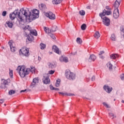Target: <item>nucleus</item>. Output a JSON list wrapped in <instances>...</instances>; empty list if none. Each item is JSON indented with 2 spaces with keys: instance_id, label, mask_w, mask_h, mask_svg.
I'll return each mask as SVG.
<instances>
[{
  "instance_id": "1",
  "label": "nucleus",
  "mask_w": 124,
  "mask_h": 124,
  "mask_svg": "<svg viewBox=\"0 0 124 124\" xmlns=\"http://www.w3.org/2000/svg\"><path fill=\"white\" fill-rule=\"evenodd\" d=\"M20 12L22 13V15H24L26 18L30 20L31 19H35L38 17V15H39V11L37 9H34L32 11V14L31 12L29 11V9H24V8L21 9L20 10Z\"/></svg>"
},
{
  "instance_id": "2",
  "label": "nucleus",
  "mask_w": 124,
  "mask_h": 124,
  "mask_svg": "<svg viewBox=\"0 0 124 124\" xmlns=\"http://www.w3.org/2000/svg\"><path fill=\"white\" fill-rule=\"evenodd\" d=\"M16 70L20 76L22 78H24L26 77V75H28L30 72H35V68L33 66H31L30 68H26L24 66H18L16 68Z\"/></svg>"
},
{
  "instance_id": "3",
  "label": "nucleus",
  "mask_w": 124,
  "mask_h": 124,
  "mask_svg": "<svg viewBox=\"0 0 124 124\" xmlns=\"http://www.w3.org/2000/svg\"><path fill=\"white\" fill-rule=\"evenodd\" d=\"M20 12H19V10L16 9V10L13 13H12L10 14V19L11 20H14V19H15V18H16L17 15V17L19 19H20V20H21V21H22L23 20V18H22V16H20Z\"/></svg>"
},
{
  "instance_id": "4",
  "label": "nucleus",
  "mask_w": 124,
  "mask_h": 124,
  "mask_svg": "<svg viewBox=\"0 0 124 124\" xmlns=\"http://www.w3.org/2000/svg\"><path fill=\"white\" fill-rule=\"evenodd\" d=\"M19 54L25 57H29L30 56V50L27 47H22L19 50Z\"/></svg>"
},
{
  "instance_id": "5",
  "label": "nucleus",
  "mask_w": 124,
  "mask_h": 124,
  "mask_svg": "<svg viewBox=\"0 0 124 124\" xmlns=\"http://www.w3.org/2000/svg\"><path fill=\"white\" fill-rule=\"evenodd\" d=\"M1 89H5V88H6V86H8V85H9V83H10V79L5 80L3 78H2L1 79Z\"/></svg>"
},
{
  "instance_id": "6",
  "label": "nucleus",
  "mask_w": 124,
  "mask_h": 124,
  "mask_svg": "<svg viewBox=\"0 0 124 124\" xmlns=\"http://www.w3.org/2000/svg\"><path fill=\"white\" fill-rule=\"evenodd\" d=\"M65 76L69 80H74L75 79V75L70 71H67L65 73Z\"/></svg>"
},
{
  "instance_id": "7",
  "label": "nucleus",
  "mask_w": 124,
  "mask_h": 124,
  "mask_svg": "<svg viewBox=\"0 0 124 124\" xmlns=\"http://www.w3.org/2000/svg\"><path fill=\"white\" fill-rule=\"evenodd\" d=\"M45 15L50 20H55L56 19V16L51 12L45 13Z\"/></svg>"
},
{
  "instance_id": "8",
  "label": "nucleus",
  "mask_w": 124,
  "mask_h": 124,
  "mask_svg": "<svg viewBox=\"0 0 124 124\" xmlns=\"http://www.w3.org/2000/svg\"><path fill=\"white\" fill-rule=\"evenodd\" d=\"M47 75H48V74H44L43 75L44 78H43L44 84H46V85H47V84H50V78H49V77H47Z\"/></svg>"
},
{
  "instance_id": "9",
  "label": "nucleus",
  "mask_w": 124,
  "mask_h": 124,
  "mask_svg": "<svg viewBox=\"0 0 124 124\" xmlns=\"http://www.w3.org/2000/svg\"><path fill=\"white\" fill-rule=\"evenodd\" d=\"M103 22L104 24L107 27H109L110 26V19L107 17H105L103 19Z\"/></svg>"
},
{
  "instance_id": "10",
  "label": "nucleus",
  "mask_w": 124,
  "mask_h": 124,
  "mask_svg": "<svg viewBox=\"0 0 124 124\" xmlns=\"http://www.w3.org/2000/svg\"><path fill=\"white\" fill-rule=\"evenodd\" d=\"M26 31H29L30 34H32V35H35V36H37V31L34 29H31V28H28Z\"/></svg>"
},
{
  "instance_id": "11",
  "label": "nucleus",
  "mask_w": 124,
  "mask_h": 124,
  "mask_svg": "<svg viewBox=\"0 0 124 124\" xmlns=\"http://www.w3.org/2000/svg\"><path fill=\"white\" fill-rule=\"evenodd\" d=\"M111 13V12L110 11H107L106 10H104L102 13L99 14V16H100V17L102 18V17L105 16V15H110Z\"/></svg>"
},
{
  "instance_id": "12",
  "label": "nucleus",
  "mask_w": 124,
  "mask_h": 124,
  "mask_svg": "<svg viewBox=\"0 0 124 124\" xmlns=\"http://www.w3.org/2000/svg\"><path fill=\"white\" fill-rule=\"evenodd\" d=\"M120 16V13L118 9H115L113 12V17L115 19H118Z\"/></svg>"
},
{
  "instance_id": "13",
  "label": "nucleus",
  "mask_w": 124,
  "mask_h": 124,
  "mask_svg": "<svg viewBox=\"0 0 124 124\" xmlns=\"http://www.w3.org/2000/svg\"><path fill=\"white\" fill-rule=\"evenodd\" d=\"M38 81H39V79H38V78H33L32 83L31 84V87L33 88L34 86H35V84L37 83H38Z\"/></svg>"
},
{
  "instance_id": "14",
  "label": "nucleus",
  "mask_w": 124,
  "mask_h": 124,
  "mask_svg": "<svg viewBox=\"0 0 124 124\" xmlns=\"http://www.w3.org/2000/svg\"><path fill=\"white\" fill-rule=\"evenodd\" d=\"M121 1L122 0H116L113 5L115 9H118V8L120 6V4H121Z\"/></svg>"
},
{
  "instance_id": "15",
  "label": "nucleus",
  "mask_w": 124,
  "mask_h": 124,
  "mask_svg": "<svg viewBox=\"0 0 124 124\" xmlns=\"http://www.w3.org/2000/svg\"><path fill=\"white\" fill-rule=\"evenodd\" d=\"M44 29L46 33H51V32H54L56 31H57V30L56 29H54V28H52L51 30H49V29H47V28H46L45 27H44Z\"/></svg>"
},
{
  "instance_id": "16",
  "label": "nucleus",
  "mask_w": 124,
  "mask_h": 124,
  "mask_svg": "<svg viewBox=\"0 0 124 124\" xmlns=\"http://www.w3.org/2000/svg\"><path fill=\"white\" fill-rule=\"evenodd\" d=\"M104 90L107 92V93H110L111 92H112V87H109L108 85H105L104 87Z\"/></svg>"
},
{
  "instance_id": "17",
  "label": "nucleus",
  "mask_w": 124,
  "mask_h": 124,
  "mask_svg": "<svg viewBox=\"0 0 124 124\" xmlns=\"http://www.w3.org/2000/svg\"><path fill=\"white\" fill-rule=\"evenodd\" d=\"M8 43H9V45L10 47L11 51L12 52H15V51H16V49L15 47V46H13L12 41H10Z\"/></svg>"
},
{
  "instance_id": "18",
  "label": "nucleus",
  "mask_w": 124,
  "mask_h": 124,
  "mask_svg": "<svg viewBox=\"0 0 124 124\" xmlns=\"http://www.w3.org/2000/svg\"><path fill=\"white\" fill-rule=\"evenodd\" d=\"M96 60V56H95L94 55L92 54L90 55V57L88 60L89 62H94Z\"/></svg>"
},
{
  "instance_id": "19",
  "label": "nucleus",
  "mask_w": 124,
  "mask_h": 124,
  "mask_svg": "<svg viewBox=\"0 0 124 124\" xmlns=\"http://www.w3.org/2000/svg\"><path fill=\"white\" fill-rule=\"evenodd\" d=\"M59 93L60 94H62V95H67V96H72L73 95H75L74 93H63L62 92H59Z\"/></svg>"
},
{
  "instance_id": "20",
  "label": "nucleus",
  "mask_w": 124,
  "mask_h": 124,
  "mask_svg": "<svg viewBox=\"0 0 124 124\" xmlns=\"http://www.w3.org/2000/svg\"><path fill=\"white\" fill-rule=\"evenodd\" d=\"M60 61L62 62H68V58L67 57H61L60 59Z\"/></svg>"
},
{
  "instance_id": "21",
  "label": "nucleus",
  "mask_w": 124,
  "mask_h": 124,
  "mask_svg": "<svg viewBox=\"0 0 124 124\" xmlns=\"http://www.w3.org/2000/svg\"><path fill=\"white\" fill-rule=\"evenodd\" d=\"M52 50L55 52V53H57V54H59L60 53L59 51V48H58L56 46H52Z\"/></svg>"
},
{
  "instance_id": "22",
  "label": "nucleus",
  "mask_w": 124,
  "mask_h": 124,
  "mask_svg": "<svg viewBox=\"0 0 124 124\" xmlns=\"http://www.w3.org/2000/svg\"><path fill=\"white\" fill-rule=\"evenodd\" d=\"M94 37L96 38V39H98V38L100 37V33H99V31H96L94 34Z\"/></svg>"
},
{
  "instance_id": "23",
  "label": "nucleus",
  "mask_w": 124,
  "mask_h": 124,
  "mask_svg": "<svg viewBox=\"0 0 124 124\" xmlns=\"http://www.w3.org/2000/svg\"><path fill=\"white\" fill-rule=\"evenodd\" d=\"M62 1V0H53L52 3L53 4H59Z\"/></svg>"
},
{
  "instance_id": "24",
  "label": "nucleus",
  "mask_w": 124,
  "mask_h": 124,
  "mask_svg": "<svg viewBox=\"0 0 124 124\" xmlns=\"http://www.w3.org/2000/svg\"><path fill=\"white\" fill-rule=\"evenodd\" d=\"M118 57H119V55L115 54H111L110 56V59H112V60H115Z\"/></svg>"
},
{
  "instance_id": "25",
  "label": "nucleus",
  "mask_w": 124,
  "mask_h": 124,
  "mask_svg": "<svg viewBox=\"0 0 124 124\" xmlns=\"http://www.w3.org/2000/svg\"><path fill=\"white\" fill-rule=\"evenodd\" d=\"M27 39L29 41H32L33 40V36L31 34H29L27 35Z\"/></svg>"
},
{
  "instance_id": "26",
  "label": "nucleus",
  "mask_w": 124,
  "mask_h": 124,
  "mask_svg": "<svg viewBox=\"0 0 124 124\" xmlns=\"http://www.w3.org/2000/svg\"><path fill=\"white\" fill-rule=\"evenodd\" d=\"M39 7L41 10H44L46 8V6L44 4H41L39 5Z\"/></svg>"
},
{
  "instance_id": "27",
  "label": "nucleus",
  "mask_w": 124,
  "mask_h": 124,
  "mask_svg": "<svg viewBox=\"0 0 124 124\" xmlns=\"http://www.w3.org/2000/svg\"><path fill=\"white\" fill-rule=\"evenodd\" d=\"M6 24L9 28H10L11 29L13 27V23L12 22L8 21L6 22Z\"/></svg>"
},
{
  "instance_id": "28",
  "label": "nucleus",
  "mask_w": 124,
  "mask_h": 124,
  "mask_svg": "<svg viewBox=\"0 0 124 124\" xmlns=\"http://www.w3.org/2000/svg\"><path fill=\"white\" fill-rule=\"evenodd\" d=\"M47 65L49 67V68H54V67H55V65H54L53 63L49 62L47 63Z\"/></svg>"
},
{
  "instance_id": "29",
  "label": "nucleus",
  "mask_w": 124,
  "mask_h": 124,
  "mask_svg": "<svg viewBox=\"0 0 124 124\" xmlns=\"http://www.w3.org/2000/svg\"><path fill=\"white\" fill-rule=\"evenodd\" d=\"M15 93H16V91L15 90H11L9 91L8 93L9 95H12V94H14Z\"/></svg>"
},
{
  "instance_id": "30",
  "label": "nucleus",
  "mask_w": 124,
  "mask_h": 124,
  "mask_svg": "<svg viewBox=\"0 0 124 124\" xmlns=\"http://www.w3.org/2000/svg\"><path fill=\"white\" fill-rule=\"evenodd\" d=\"M40 48L42 50H43L46 48V45L44 44L41 43L40 45Z\"/></svg>"
},
{
  "instance_id": "31",
  "label": "nucleus",
  "mask_w": 124,
  "mask_h": 124,
  "mask_svg": "<svg viewBox=\"0 0 124 124\" xmlns=\"http://www.w3.org/2000/svg\"><path fill=\"white\" fill-rule=\"evenodd\" d=\"M107 66H108V67L109 70H112V67L113 65H112V64H111V63L110 62H108L107 63Z\"/></svg>"
},
{
  "instance_id": "32",
  "label": "nucleus",
  "mask_w": 124,
  "mask_h": 124,
  "mask_svg": "<svg viewBox=\"0 0 124 124\" xmlns=\"http://www.w3.org/2000/svg\"><path fill=\"white\" fill-rule=\"evenodd\" d=\"M77 42L78 44H82V42H83V41L80 38L78 37L77 39Z\"/></svg>"
},
{
  "instance_id": "33",
  "label": "nucleus",
  "mask_w": 124,
  "mask_h": 124,
  "mask_svg": "<svg viewBox=\"0 0 124 124\" xmlns=\"http://www.w3.org/2000/svg\"><path fill=\"white\" fill-rule=\"evenodd\" d=\"M110 39L112 40V41H116V36H115V34H112L111 36Z\"/></svg>"
},
{
  "instance_id": "34",
  "label": "nucleus",
  "mask_w": 124,
  "mask_h": 124,
  "mask_svg": "<svg viewBox=\"0 0 124 124\" xmlns=\"http://www.w3.org/2000/svg\"><path fill=\"white\" fill-rule=\"evenodd\" d=\"M60 83H61V79H58L56 80V82L55 84L56 87H59L60 86Z\"/></svg>"
},
{
  "instance_id": "35",
  "label": "nucleus",
  "mask_w": 124,
  "mask_h": 124,
  "mask_svg": "<svg viewBox=\"0 0 124 124\" xmlns=\"http://www.w3.org/2000/svg\"><path fill=\"white\" fill-rule=\"evenodd\" d=\"M79 14L81 15V16H84L85 14H86V13L85 12V11L84 10H81L79 11Z\"/></svg>"
},
{
  "instance_id": "36",
  "label": "nucleus",
  "mask_w": 124,
  "mask_h": 124,
  "mask_svg": "<svg viewBox=\"0 0 124 124\" xmlns=\"http://www.w3.org/2000/svg\"><path fill=\"white\" fill-rule=\"evenodd\" d=\"M86 28H87V25L85 24H83L81 26V29L82 31H85L86 30Z\"/></svg>"
},
{
  "instance_id": "37",
  "label": "nucleus",
  "mask_w": 124,
  "mask_h": 124,
  "mask_svg": "<svg viewBox=\"0 0 124 124\" xmlns=\"http://www.w3.org/2000/svg\"><path fill=\"white\" fill-rule=\"evenodd\" d=\"M49 35L50 36V37H51V38H52V39H56V37H55V35L51 32L49 33Z\"/></svg>"
},
{
  "instance_id": "38",
  "label": "nucleus",
  "mask_w": 124,
  "mask_h": 124,
  "mask_svg": "<svg viewBox=\"0 0 124 124\" xmlns=\"http://www.w3.org/2000/svg\"><path fill=\"white\" fill-rule=\"evenodd\" d=\"M9 74H10V76L11 77H13V71L12 70H9Z\"/></svg>"
},
{
  "instance_id": "39",
  "label": "nucleus",
  "mask_w": 124,
  "mask_h": 124,
  "mask_svg": "<svg viewBox=\"0 0 124 124\" xmlns=\"http://www.w3.org/2000/svg\"><path fill=\"white\" fill-rule=\"evenodd\" d=\"M103 105H104V106H105L107 108H110V107H109V105H108V104H107L106 103H103Z\"/></svg>"
},
{
  "instance_id": "40",
  "label": "nucleus",
  "mask_w": 124,
  "mask_h": 124,
  "mask_svg": "<svg viewBox=\"0 0 124 124\" xmlns=\"http://www.w3.org/2000/svg\"><path fill=\"white\" fill-rule=\"evenodd\" d=\"M6 14H7V13H6V11H4L2 12V16H6Z\"/></svg>"
},
{
  "instance_id": "41",
  "label": "nucleus",
  "mask_w": 124,
  "mask_h": 124,
  "mask_svg": "<svg viewBox=\"0 0 124 124\" xmlns=\"http://www.w3.org/2000/svg\"><path fill=\"white\" fill-rule=\"evenodd\" d=\"M49 74H54L55 73V71L54 70H50L48 72Z\"/></svg>"
},
{
  "instance_id": "42",
  "label": "nucleus",
  "mask_w": 124,
  "mask_h": 124,
  "mask_svg": "<svg viewBox=\"0 0 124 124\" xmlns=\"http://www.w3.org/2000/svg\"><path fill=\"white\" fill-rule=\"evenodd\" d=\"M109 116L110 117H112V119H114V116L113 113H109Z\"/></svg>"
},
{
  "instance_id": "43",
  "label": "nucleus",
  "mask_w": 124,
  "mask_h": 124,
  "mask_svg": "<svg viewBox=\"0 0 124 124\" xmlns=\"http://www.w3.org/2000/svg\"><path fill=\"white\" fill-rule=\"evenodd\" d=\"M50 90L54 91L55 90V87H53L52 85H50Z\"/></svg>"
},
{
  "instance_id": "44",
  "label": "nucleus",
  "mask_w": 124,
  "mask_h": 124,
  "mask_svg": "<svg viewBox=\"0 0 124 124\" xmlns=\"http://www.w3.org/2000/svg\"><path fill=\"white\" fill-rule=\"evenodd\" d=\"M121 80H124V74H123L121 76Z\"/></svg>"
},
{
  "instance_id": "45",
  "label": "nucleus",
  "mask_w": 124,
  "mask_h": 124,
  "mask_svg": "<svg viewBox=\"0 0 124 124\" xmlns=\"http://www.w3.org/2000/svg\"><path fill=\"white\" fill-rule=\"evenodd\" d=\"M91 80H92V81H94V80H95V77L94 76H93L91 78Z\"/></svg>"
},
{
  "instance_id": "46",
  "label": "nucleus",
  "mask_w": 124,
  "mask_h": 124,
  "mask_svg": "<svg viewBox=\"0 0 124 124\" xmlns=\"http://www.w3.org/2000/svg\"><path fill=\"white\" fill-rule=\"evenodd\" d=\"M4 99H0V103L1 104H2V103H4Z\"/></svg>"
},
{
  "instance_id": "47",
  "label": "nucleus",
  "mask_w": 124,
  "mask_h": 124,
  "mask_svg": "<svg viewBox=\"0 0 124 124\" xmlns=\"http://www.w3.org/2000/svg\"><path fill=\"white\" fill-rule=\"evenodd\" d=\"M102 54H104V51H100V53H99V55L100 56H101V55H102Z\"/></svg>"
},
{
  "instance_id": "48",
  "label": "nucleus",
  "mask_w": 124,
  "mask_h": 124,
  "mask_svg": "<svg viewBox=\"0 0 124 124\" xmlns=\"http://www.w3.org/2000/svg\"><path fill=\"white\" fill-rule=\"evenodd\" d=\"M27 91V89H25V90H22L20 91V93H25V92Z\"/></svg>"
},
{
  "instance_id": "49",
  "label": "nucleus",
  "mask_w": 124,
  "mask_h": 124,
  "mask_svg": "<svg viewBox=\"0 0 124 124\" xmlns=\"http://www.w3.org/2000/svg\"><path fill=\"white\" fill-rule=\"evenodd\" d=\"M54 91H60V89L54 88Z\"/></svg>"
},
{
  "instance_id": "50",
  "label": "nucleus",
  "mask_w": 124,
  "mask_h": 124,
  "mask_svg": "<svg viewBox=\"0 0 124 124\" xmlns=\"http://www.w3.org/2000/svg\"><path fill=\"white\" fill-rule=\"evenodd\" d=\"M38 60L39 61H41V58H40V57H38Z\"/></svg>"
},
{
  "instance_id": "51",
  "label": "nucleus",
  "mask_w": 124,
  "mask_h": 124,
  "mask_svg": "<svg viewBox=\"0 0 124 124\" xmlns=\"http://www.w3.org/2000/svg\"><path fill=\"white\" fill-rule=\"evenodd\" d=\"M100 58H101V59H104V57H103V56H101Z\"/></svg>"
},
{
  "instance_id": "52",
  "label": "nucleus",
  "mask_w": 124,
  "mask_h": 124,
  "mask_svg": "<svg viewBox=\"0 0 124 124\" xmlns=\"http://www.w3.org/2000/svg\"><path fill=\"white\" fill-rule=\"evenodd\" d=\"M87 8H90V6H87Z\"/></svg>"
},
{
  "instance_id": "53",
  "label": "nucleus",
  "mask_w": 124,
  "mask_h": 124,
  "mask_svg": "<svg viewBox=\"0 0 124 124\" xmlns=\"http://www.w3.org/2000/svg\"><path fill=\"white\" fill-rule=\"evenodd\" d=\"M4 106H6V104H4Z\"/></svg>"
},
{
  "instance_id": "54",
  "label": "nucleus",
  "mask_w": 124,
  "mask_h": 124,
  "mask_svg": "<svg viewBox=\"0 0 124 124\" xmlns=\"http://www.w3.org/2000/svg\"><path fill=\"white\" fill-rule=\"evenodd\" d=\"M106 8H107V9H108V7H107Z\"/></svg>"
},
{
  "instance_id": "55",
  "label": "nucleus",
  "mask_w": 124,
  "mask_h": 124,
  "mask_svg": "<svg viewBox=\"0 0 124 124\" xmlns=\"http://www.w3.org/2000/svg\"><path fill=\"white\" fill-rule=\"evenodd\" d=\"M115 100H116V99H114V101H115Z\"/></svg>"
},
{
  "instance_id": "56",
  "label": "nucleus",
  "mask_w": 124,
  "mask_h": 124,
  "mask_svg": "<svg viewBox=\"0 0 124 124\" xmlns=\"http://www.w3.org/2000/svg\"><path fill=\"white\" fill-rule=\"evenodd\" d=\"M28 28H29L30 26H28Z\"/></svg>"
}]
</instances>
